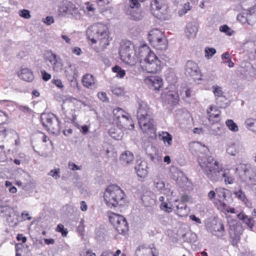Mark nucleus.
I'll list each match as a JSON object with an SVG mask.
<instances>
[{
	"instance_id": "1",
	"label": "nucleus",
	"mask_w": 256,
	"mask_h": 256,
	"mask_svg": "<svg viewBox=\"0 0 256 256\" xmlns=\"http://www.w3.org/2000/svg\"><path fill=\"white\" fill-rule=\"evenodd\" d=\"M189 147L192 153L200 152L198 160L204 173L212 180L218 178V174L221 170L219 166V162L212 156H207L206 152L208 148L198 142H192Z\"/></svg>"
},
{
	"instance_id": "2",
	"label": "nucleus",
	"mask_w": 256,
	"mask_h": 256,
	"mask_svg": "<svg viewBox=\"0 0 256 256\" xmlns=\"http://www.w3.org/2000/svg\"><path fill=\"white\" fill-rule=\"evenodd\" d=\"M138 55L140 58V62L142 69L149 73H156L161 70V62L149 47L144 44L138 50Z\"/></svg>"
},
{
	"instance_id": "3",
	"label": "nucleus",
	"mask_w": 256,
	"mask_h": 256,
	"mask_svg": "<svg viewBox=\"0 0 256 256\" xmlns=\"http://www.w3.org/2000/svg\"><path fill=\"white\" fill-rule=\"evenodd\" d=\"M86 34L92 44H96L98 41L102 49L106 48L110 44L108 28L102 23H96L88 27Z\"/></svg>"
},
{
	"instance_id": "4",
	"label": "nucleus",
	"mask_w": 256,
	"mask_h": 256,
	"mask_svg": "<svg viewBox=\"0 0 256 256\" xmlns=\"http://www.w3.org/2000/svg\"><path fill=\"white\" fill-rule=\"evenodd\" d=\"M125 194L120 188L116 184H110L106 189L103 197L106 204L110 208L123 206L125 204Z\"/></svg>"
},
{
	"instance_id": "5",
	"label": "nucleus",
	"mask_w": 256,
	"mask_h": 256,
	"mask_svg": "<svg viewBox=\"0 0 256 256\" xmlns=\"http://www.w3.org/2000/svg\"><path fill=\"white\" fill-rule=\"evenodd\" d=\"M148 40L155 48L164 50L168 48V42L162 32L157 28L152 30L148 34Z\"/></svg>"
},
{
	"instance_id": "6",
	"label": "nucleus",
	"mask_w": 256,
	"mask_h": 256,
	"mask_svg": "<svg viewBox=\"0 0 256 256\" xmlns=\"http://www.w3.org/2000/svg\"><path fill=\"white\" fill-rule=\"evenodd\" d=\"M41 121L44 127L50 132L56 134L60 130L58 119L52 113H43L40 116Z\"/></svg>"
},
{
	"instance_id": "7",
	"label": "nucleus",
	"mask_w": 256,
	"mask_h": 256,
	"mask_svg": "<svg viewBox=\"0 0 256 256\" xmlns=\"http://www.w3.org/2000/svg\"><path fill=\"white\" fill-rule=\"evenodd\" d=\"M108 218L110 223L120 234L125 235L127 234L128 230V225L123 216L111 212L108 215Z\"/></svg>"
},
{
	"instance_id": "8",
	"label": "nucleus",
	"mask_w": 256,
	"mask_h": 256,
	"mask_svg": "<svg viewBox=\"0 0 256 256\" xmlns=\"http://www.w3.org/2000/svg\"><path fill=\"white\" fill-rule=\"evenodd\" d=\"M60 14L66 17H71L76 20H80L81 14L75 4L68 0H63L59 6Z\"/></svg>"
},
{
	"instance_id": "9",
	"label": "nucleus",
	"mask_w": 256,
	"mask_h": 256,
	"mask_svg": "<svg viewBox=\"0 0 256 256\" xmlns=\"http://www.w3.org/2000/svg\"><path fill=\"white\" fill-rule=\"evenodd\" d=\"M134 50L132 44L130 42L121 45L119 53L121 60L129 65H134L136 60L134 56Z\"/></svg>"
},
{
	"instance_id": "10",
	"label": "nucleus",
	"mask_w": 256,
	"mask_h": 256,
	"mask_svg": "<svg viewBox=\"0 0 256 256\" xmlns=\"http://www.w3.org/2000/svg\"><path fill=\"white\" fill-rule=\"evenodd\" d=\"M236 174L240 177H244L252 184H256V171L250 170V167L244 164H238L235 170Z\"/></svg>"
},
{
	"instance_id": "11",
	"label": "nucleus",
	"mask_w": 256,
	"mask_h": 256,
	"mask_svg": "<svg viewBox=\"0 0 256 256\" xmlns=\"http://www.w3.org/2000/svg\"><path fill=\"white\" fill-rule=\"evenodd\" d=\"M46 62L51 64L54 72H59L63 70V63L62 58L52 51L46 52L45 54Z\"/></svg>"
},
{
	"instance_id": "12",
	"label": "nucleus",
	"mask_w": 256,
	"mask_h": 256,
	"mask_svg": "<svg viewBox=\"0 0 256 256\" xmlns=\"http://www.w3.org/2000/svg\"><path fill=\"white\" fill-rule=\"evenodd\" d=\"M137 117L138 121L145 120H152L153 118L152 110L144 102L140 101L138 102Z\"/></svg>"
},
{
	"instance_id": "13",
	"label": "nucleus",
	"mask_w": 256,
	"mask_h": 256,
	"mask_svg": "<svg viewBox=\"0 0 256 256\" xmlns=\"http://www.w3.org/2000/svg\"><path fill=\"white\" fill-rule=\"evenodd\" d=\"M140 126L144 132L150 136H152L156 132V126L153 118L152 120H145L138 121Z\"/></svg>"
},
{
	"instance_id": "14",
	"label": "nucleus",
	"mask_w": 256,
	"mask_h": 256,
	"mask_svg": "<svg viewBox=\"0 0 256 256\" xmlns=\"http://www.w3.org/2000/svg\"><path fill=\"white\" fill-rule=\"evenodd\" d=\"M136 256H158V252L156 248L153 246H140L135 252Z\"/></svg>"
},
{
	"instance_id": "15",
	"label": "nucleus",
	"mask_w": 256,
	"mask_h": 256,
	"mask_svg": "<svg viewBox=\"0 0 256 256\" xmlns=\"http://www.w3.org/2000/svg\"><path fill=\"white\" fill-rule=\"evenodd\" d=\"M162 98L170 105H175L179 100L178 94L176 91H164L162 94Z\"/></svg>"
},
{
	"instance_id": "16",
	"label": "nucleus",
	"mask_w": 256,
	"mask_h": 256,
	"mask_svg": "<svg viewBox=\"0 0 256 256\" xmlns=\"http://www.w3.org/2000/svg\"><path fill=\"white\" fill-rule=\"evenodd\" d=\"M113 114L116 118L120 120V123H124V121H128L132 128H134V124L132 123L130 116L123 110L120 108H115L113 110Z\"/></svg>"
},
{
	"instance_id": "17",
	"label": "nucleus",
	"mask_w": 256,
	"mask_h": 256,
	"mask_svg": "<svg viewBox=\"0 0 256 256\" xmlns=\"http://www.w3.org/2000/svg\"><path fill=\"white\" fill-rule=\"evenodd\" d=\"M244 150L242 144L240 142H231L228 145L226 152L228 154L236 156L238 153L242 152Z\"/></svg>"
},
{
	"instance_id": "18",
	"label": "nucleus",
	"mask_w": 256,
	"mask_h": 256,
	"mask_svg": "<svg viewBox=\"0 0 256 256\" xmlns=\"http://www.w3.org/2000/svg\"><path fill=\"white\" fill-rule=\"evenodd\" d=\"M144 82L155 90H159L162 86V79L158 76H151L146 78Z\"/></svg>"
},
{
	"instance_id": "19",
	"label": "nucleus",
	"mask_w": 256,
	"mask_h": 256,
	"mask_svg": "<svg viewBox=\"0 0 256 256\" xmlns=\"http://www.w3.org/2000/svg\"><path fill=\"white\" fill-rule=\"evenodd\" d=\"M134 159V156L132 153L130 151L126 150L121 154L120 160L122 166H128L133 163Z\"/></svg>"
},
{
	"instance_id": "20",
	"label": "nucleus",
	"mask_w": 256,
	"mask_h": 256,
	"mask_svg": "<svg viewBox=\"0 0 256 256\" xmlns=\"http://www.w3.org/2000/svg\"><path fill=\"white\" fill-rule=\"evenodd\" d=\"M200 72L199 68L196 63L192 61H188L186 62L185 69V73L190 76H196Z\"/></svg>"
},
{
	"instance_id": "21",
	"label": "nucleus",
	"mask_w": 256,
	"mask_h": 256,
	"mask_svg": "<svg viewBox=\"0 0 256 256\" xmlns=\"http://www.w3.org/2000/svg\"><path fill=\"white\" fill-rule=\"evenodd\" d=\"M82 82L85 87L88 88L94 89L97 87L95 78L92 74H89L83 76Z\"/></svg>"
},
{
	"instance_id": "22",
	"label": "nucleus",
	"mask_w": 256,
	"mask_h": 256,
	"mask_svg": "<svg viewBox=\"0 0 256 256\" xmlns=\"http://www.w3.org/2000/svg\"><path fill=\"white\" fill-rule=\"evenodd\" d=\"M136 162L135 170L138 176L140 178H145L148 174L146 162L142 160H138Z\"/></svg>"
},
{
	"instance_id": "23",
	"label": "nucleus",
	"mask_w": 256,
	"mask_h": 256,
	"mask_svg": "<svg viewBox=\"0 0 256 256\" xmlns=\"http://www.w3.org/2000/svg\"><path fill=\"white\" fill-rule=\"evenodd\" d=\"M151 8L154 14L157 17H160L159 12L164 8L163 0H153L151 2Z\"/></svg>"
},
{
	"instance_id": "24",
	"label": "nucleus",
	"mask_w": 256,
	"mask_h": 256,
	"mask_svg": "<svg viewBox=\"0 0 256 256\" xmlns=\"http://www.w3.org/2000/svg\"><path fill=\"white\" fill-rule=\"evenodd\" d=\"M216 200H218V207L222 206V208H224L226 206V204L224 202V200L226 198V190L224 188H216Z\"/></svg>"
},
{
	"instance_id": "25",
	"label": "nucleus",
	"mask_w": 256,
	"mask_h": 256,
	"mask_svg": "<svg viewBox=\"0 0 256 256\" xmlns=\"http://www.w3.org/2000/svg\"><path fill=\"white\" fill-rule=\"evenodd\" d=\"M237 20L244 24L248 23V24H252L254 23L248 10H243L237 16Z\"/></svg>"
},
{
	"instance_id": "26",
	"label": "nucleus",
	"mask_w": 256,
	"mask_h": 256,
	"mask_svg": "<svg viewBox=\"0 0 256 256\" xmlns=\"http://www.w3.org/2000/svg\"><path fill=\"white\" fill-rule=\"evenodd\" d=\"M198 32V26L196 24L193 22H189L187 24L185 33L187 38H194Z\"/></svg>"
},
{
	"instance_id": "27",
	"label": "nucleus",
	"mask_w": 256,
	"mask_h": 256,
	"mask_svg": "<svg viewBox=\"0 0 256 256\" xmlns=\"http://www.w3.org/2000/svg\"><path fill=\"white\" fill-rule=\"evenodd\" d=\"M219 166L221 170L220 172V173L218 174V178L217 180L215 181H217L220 178V172H222V176L224 178V182L227 184H232L234 182V178L233 176L231 175L230 174V170L225 169L224 170H222V166L219 164Z\"/></svg>"
},
{
	"instance_id": "28",
	"label": "nucleus",
	"mask_w": 256,
	"mask_h": 256,
	"mask_svg": "<svg viewBox=\"0 0 256 256\" xmlns=\"http://www.w3.org/2000/svg\"><path fill=\"white\" fill-rule=\"evenodd\" d=\"M160 139L163 141L166 147H170L172 144V138L170 134L166 132H159Z\"/></svg>"
},
{
	"instance_id": "29",
	"label": "nucleus",
	"mask_w": 256,
	"mask_h": 256,
	"mask_svg": "<svg viewBox=\"0 0 256 256\" xmlns=\"http://www.w3.org/2000/svg\"><path fill=\"white\" fill-rule=\"evenodd\" d=\"M19 76L20 78L26 82H32L34 78L32 72L30 70L27 68L21 70Z\"/></svg>"
},
{
	"instance_id": "30",
	"label": "nucleus",
	"mask_w": 256,
	"mask_h": 256,
	"mask_svg": "<svg viewBox=\"0 0 256 256\" xmlns=\"http://www.w3.org/2000/svg\"><path fill=\"white\" fill-rule=\"evenodd\" d=\"M68 66L64 68V72L68 78H74L76 76V68L74 65L68 63Z\"/></svg>"
},
{
	"instance_id": "31",
	"label": "nucleus",
	"mask_w": 256,
	"mask_h": 256,
	"mask_svg": "<svg viewBox=\"0 0 256 256\" xmlns=\"http://www.w3.org/2000/svg\"><path fill=\"white\" fill-rule=\"evenodd\" d=\"M220 113V110L214 106H210L207 110V114L210 121L212 120L214 118H218Z\"/></svg>"
},
{
	"instance_id": "32",
	"label": "nucleus",
	"mask_w": 256,
	"mask_h": 256,
	"mask_svg": "<svg viewBox=\"0 0 256 256\" xmlns=\"http://www.w3.org/2000/svg\"><path fill=\"white\" fill-rule=\"evenodd\" d=\"M154 188L160 192L165 195H169L170 194H172V192H170L168 188H166L164 183L162 181L159 180L154 183Z\"/></svg>"
},
{
	"instance_id": "33",
	"label": "nucleus",
	"mask_w": 256,
	"mask_h": 256,
	"mask_svg": "<svg viewBox=\"0 0 256 256\" xmlns=\"http://www.w3.org/2000/svg\"><path fill=\"white\" fill-rule=\"evenodd\" d=\"M176 213L181 216H185L187 215L188 210L186 204L183 202H180L178 204L176 205Z\"/></svg>"
},
{
	"instance_id": "34",
	"label": "nucleus",
	"mask_w": 256,
	"mask_h": 256,
	"mask_svg": "<svg viewBox=\"0 0 256 256\" xmlns=\"http://www.w3.org/2000/svg\"><path fill=\"white\" fill-rule=\"evenodd\" d=\"M172 173V178L174 180L176 181L178 183L180 182L181 179L186 180L187 178L183 176V174L182 172L178 170L177 168H174L171 170Z\"/></svg>"
},
{
	"instance_id": "35",
	"label": "nucleus",
	"mask_w": 256,
	"mask_h": 256,
	"mask_svg": "<svg viewBox=\"0 0 256 256\" xmlns=\"http://www.w3.org/2000/svg\"><path fill=\"white\" fill-rule=\"evenodd\" d=\"M234 194L236 197L241 200L244 204H246L247 206H252L251 203L248 201V199L246 197L244 193L241 190H239L238 191H235Z\"/></svg>"
},
{
	"instance_id": "36",
	"label": "nucleus",
	"mask_w": 256,
	"mask_h": 256,
	"mask_svg": "<svg viewBox=\"0 0 256 256\" xmlns=\"http://www.w3.org/2000/svg\"><path fill=\"white\" fill-rule=\"evenodd\" d=\"M238 218L240 220H243L248 226L252 228L253 226L252 224V218H248L244 212H240L237 216Z\"/></svg>"
},
{
	"instance_id": "37",
	"label": "nucleus",
	"mask_w": 256,
	"mask_h": 256,
	"mask_svg": "<svg viewBox=\"0 0 256 256\" xmlns=\"http://www.w3.org/2000/svg\"><path fill=\"white\" fill-rule=\"evenodd\" d=\"M246 127L250 130L256 132V120L248 118L246 120Z\"/></svg>"
},
{
	"instance_id": "38",
	"label": "nucleus",
	"mask_w": 256,
	"mask_h": 256,
	"mask_svg": "<svg viewBox=\"0 0 256 256\" xmlns=\"http://www.w3.org/2000/svg\"><path fill=\"white\" fill-rule=\"evenodd\" d=\"M130 18L134 20H139L143 17L142 12L139 10H132L130 14Z\"/></svg>"
},
{
	"instance_id": "39",
	"label": "nucleus",
	"mask_w": 256,
	"mask_h": 256,
	"mask_svg": "<svg viewBox=\"0 0 256 256\" xmlns=\"http://www.w3.org/2000/svg\"><path fill=\"white\" fill-rule=\"evenodd\" d=\"M65 101L71 102L74 104V105L76 106H78V108H81L82 105L86 106V104L78 100L74 97L71 96H68L65 100Z\"/></svg>"
},
{
	"instance_id": "40",
	"label": "nucleus",
	"mask_w": 256,
	"mask_h": 256,
	"mask_svg": "<svg viewBox=\"0 0 256 256\" xmlns=\"http://www.w3.org/2000/svg\"><path fill=\"white\" fill-rule=\"evenodd\" d=\"M226 125L232 132H237L238 130V126L232 120H228L226 122Z\"/></svg>"
},
{
	"instance_id": "41",
	"label": "nucleus",
	"mask_w": 256,
	"mask_h": 256,
	"mask_svg": "<svg viewBox=\"0 0 256 256\" xmlns=\"http://www.w3.org/2000/svg\"><path fill=\"white\" fill-rule=\"evenodd\" d=\"M212 230L215 232H220L221 236L224 233V226L220 222H216L212 226Z\"/></svg>"
},
{
	"instance_id": "42",
	"label": "nucleus",
	"mask_w": 256,
	"mask_h": 256,
	"mask_svg": "<svg viewBox=\"0 0 256 256\" xmlns=\"http://www.w3.org/2000/svg\"><path fill=\"white\" fill-rule=\"evenodd\" d=\"M119 130H116L114 128H111L109 130V134L115 140H120L122 137V135L121 134V133L119 132Z\"/></svg>"
},
{
	"instance_id": "43",
	"label": "nucleus",
	"mask_w": 256,
	"mask_h": 256,
	"mask_svg": "<svg viewBox=\"0 0 256 256\" xmlns=\"http://www.w3.org/2000/svg\"><path fill=\"white\" fill-rule=\"evenodd\" d=\"M216 53V50L213 48H206L204 50V56L207 59H210Z\"/></svg>"
},
{
	"instance_id": "44",
	"label": "nucleus",
	"mask_w": 256,
	"mask_h": 256,
	"mask_svg": "<svg viewBox=\"0 0 256 256\" xmlns=\"http://www.w3.org/2000/svg\"><path fill=\"white\" fill-rule=\"evenodd\" d=\"M112 93L117 96L122 95L124 93V88L120 86H114L111 88Z\"/></svg>"
},
{
	"instance_id": "45",
	"label": "nucleus",
	"mask_w": 256,
	"mask_h": 256,
	"mask_svg": "<svg viewBox=\"0 0 256 256\" xmlns=\"http://www.w3.org/2000/svg\"><path fill=\"white\" fill-rule=\"evenodd\" d=\"M114 72L117 74L116 76L119 78H122L126 75V72L124 70H122V68L118 66H115L112 68Z\"/></svg>"
},
{
	"instance_id": "46",
	"label": "nucleus",
	"mask_w": 256,
	"mask_h": 256,
	"mask_svg": "<svg viewBox=\"0 0 256 256\" xmlns=\"http://www.w3.org/2000/svg\"><path fill=\"white\" fill-rule=\"evenodd\" d=\"M213 92L216 96L218 98H224L222 97L223 92L222 91V88L218 86H214L212 87Z\"/></svg>"
},
{
	"instance_id": "47",
	"label": "nucleus",
	"mask_w": 256,
	"mask_h": 256,
	"mask_svg": "<svg viewBox=\"0 0 256 256\" xmlns=\"http://www.w3.org/2000/svg\"><path fill=\"white\" fill-rule=\"evenodd\" d=\"M60 168H54L50 170L48 174V176H52L55 180H58L60 177Z\"/></svg>"
},
{
	"instance_id": "48",
	"label": "nucleus",
	"mask_w": 256,
	"mask_h": 256,
	"mask_svg": "<svg viewBox=\"0 0 256 256\" xmlns=\"http://www.w3.org/2000/svg\"><path fill=\"white\" fill-rule=\"evenodd\" d=\"M220 30L221 32H224L228 36H232L234 34V32L227 25H223L220 27Z\"/></svg>"
},
{
	"instance_id": "49",
	"label": "nucleus",
	"mask_w": 256,
	"mask_h": 256,
	"mask_svg": "<svg viewBox=\"0 0 256 256\" xmlns=\"http://www.w3.org/2000/svg\"><path fill=\"white\" fill-rule=\"evenodd\" d=\"M160 208L162 210L168 213L170 212L172 210L171 204H168L166 202L161 203L160 204Z\"/></svg>"
},
{
	"instance_id": "50",
	"label": "nucleus",
	"mask_w": 256,
	"mask_h": 256,
	"mask_svg": "<svg viewBox=\"0 0 256 256\" xmlns=\"http://www.w3.org/2000/svg\"><path fill=\"white\" fill-rule=\"evenodd\" d=\"M209 200L213 202L215 205H218V200H216V189L215 190H210L208 194Z\"/></svg>"
},
{
	"instance_id": "51",
	"label": "nucleus",
	"mask_w": 256,
	"mask_h": 256,
	"mask_svg": "<svg viewBox=\"0 0 256 256\" xmlns=\"http://www.w3.org/2000/svg\"><path fill=\"white\" fill-rule=\"evenodd\" d=\"M190 9V3L188 2L184 4L183 8L178 11V14L180 16L185 14Z\"/></svg>"
},
{
	"instance_id": "52",
	"label": "nucleus",
	"mask_w": 256,
	"mask_h": 256,
	"mask_svg": "<svg viewBox=\"0 0 256 256\" xmlns=\"http://www.w3.org/2000/svg\"><path fill=\"white\" fill-rule=\"evenodd\" d=\"M254 22L256 21V6L248 10Z\"/></svg>"
},
{
	"instance_id": "53",
	"label": "nucleus",
	"mask_w": 256,
	"mask_h": 256,
	"mask_svg": "<svg viewBox=\"0 0 256 256\" xmlns=\"http://www.w3.org/2000/svg\"><path fill=\"white\" fill-rule=\"evenodd\" d=\"M56 230L57 232H60L62 236H66L68 234L67 230L64 228V226L62 224H59L58 225Z\"/></svg>"
},
{
	"instance_id": "54",
	"label": "nucleus",
	"mask_w": 256,
	"mask_h": 256,
	"mask_svg": "<svg viewBox=\"0 0 256 256\" xmlns=\"http://www.w3.org/2000/svg\"><path fill=\"white\" fill-rule=\"evenodd\" d=\"M120 254L121 251L120 250H117L114 254L110 250H106L104 252L101 254V256H118Z\"/></svg>"
},
{
	"instance_id": "55",
	"label": "nucleus",
	"mask_w": 256,
	"mask_h": 256,
	"mask_svg": "<svg viewBox=\"0 0 256 256\" xmlns=\"http://www.w3.org/2000/svg\"><path fill=\"white\" fill-rule=\"evenodd\" d=\"M68 168L72 170H82L81 166H78L72 162H70L68 163Z\"/></svg>"
},
{
	"instance_id": "56",
	"label": "nucleus",
	"mask_w": 256,
	"mask_h": 256,
	"mask_svg": "<svg viewBox=\"0 0 256 256\" xmlns=\"http://www.w3.org/2000/svg\"><path fill=\"white\" fill-rule=\"evenodd\" d=\"M139 0H130L129 5L132 8H138L140 6V4L138 2Z\"/></svg>"
},
{
	"instance_id": "57",
	"label": "nucleus",
	"mask_w": 256,
	"mask_h": 256,
	"mask_svg": "<svg viewBox=\"0 0 256 256\" xmlns=\"http://www.w3.org/2000/svg\"><path fill=\"white\" fill-rule=\"evenodd\" d=\"M19 14L20 16L28 19L30 18V12L26 10H21L19 12Z\"/></svg>"
},
{
	"instance_id": "58",
	"label": "nucleus",
	"mask_w": 256,
	"mask_h": 256,
	"mask_svg": "<svg viewBox=\"0 0 256 256\" xmlns=\"http://www.w3.org/2000/svg\"><path fill=\"white\" fill-rule=\"evenodd\" d=\"M98 96L100 100L104 102H106L108 100L106 94L104 92H100L98 94Z\"/></svg>"
},
{
	"instance_id": "59",
	"label": "nucleus",
	"mask_w": 256,
	"mask_h": 256,
	"mask_svg": "<svg viewBox=\"0 0 256 256\" xmlns=\"http://www.w3.org/2000/svg\"><path fill=\"white\" fill-rule=\"evenodd\" d=\"M7 120V115L3 112L0 110V124L4 123Z\"/></svg>"
},
{
	"instance_id": "60",
	"label": "nucleus",
	"mask_w": 256,
	"mask_h": 256,
	"mask_svg": "<svg viewBox=\"0 0 256 256\" xmlns=\"http://www.w3.org/2000/svg\"><path fill=\"white\" fill-rule=\"evenodd\" d=\"M52 82L60 88H62L64 87L62 82L59 79H53Z\"/></svg>"
},
{
	"instance_id": "61",
	"label": "nucleus",
	"mask_w": 256,
	"mask_h": 256,
	"mask_svg": "<svg viewBox=\"0 0 256 256\" xmlns=\"http://www.w3.org/2000/svg\"><path fill=\"white\" fill-rule=\"evenodd\" d=\"M86 10L87 12H90L92 13H94L95 10V8H94V5L93 4H90L89 2L86 4Z\"/></svg>"
},
{
	"instance_id": "62",
	"label": "nucleus",
	"mask_w": 256,
	"mask_h": 256,
	"mask_svg": "<svg viewBox=\"0 0 256 256\" xmlns=\"http://www.w3.org/2000/svg\"><path fill=\"white\" fill-rule=\"evenodd\" d=\"M42 79L44 81H48L51 78V75L50 74L47 73L45 70L41 72Z\"/></svg>"
},
{
	"instance_id": "63",
	"label": "nucleus",
	"mask_w": 256,
	"mask_h": 256,
	"mask_svg": "<svg viewBox=\"0 0 256 256\" xmlns=\"http://www.w3.org/2000/svg\"><path fill=\"white\" fill-rule=\"evenodd\" d=\"M81 256H96V254L92 252L90 250L83 251L81 254Z\"/></svg>"
},
{
	"instance_id": "64",
	"label": "nucleus",
	"mask_w": 256,
	"mask_h": 256,
	"mask_svg": "<svg viewBox=\"0 0 256 256\" xmlns=\"http://www.w3.org/2000/svg\"><path fill=\"white\" fill-rule=\"evenodd\" d=\"M54 22V18L51 16H48L45 18L44 22L48 25H50L52 24Z\"/></svg>"
}]
</instances>
